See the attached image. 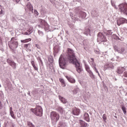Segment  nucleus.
Returning a JSON list of instances; mask_svg holds the SVG:
<instances>
[{
	"label": "nucleus",
	"instance_id": "obj_51",
	"mask_svg": "<svg viewBox=\"0 0 127 127\" xmlns=\"http://www.w3.org/2000/svg\"><path fill=\"white\" fill-rule=\"evenodd\" d=\"M114 117H115L116 119H118V117H117V114H115V115H114Z\"/></svg>",
	"mask_w": 127,
	"mask_h": 127
},
{
	"label": "nucleus",
	"instance_id": "obj_1",
	"mask_svg": "<svg viewBox=\"0 0 127 127\" xmlns=\"http://www.w3.org/2000/svg\"><path fill=\"white\" fill-rule=\"evenodd\" d=\"M67 57L71 63L74 64L76 68V70L79 74L82 72V66L80 64V63L76 58V55H75V52L72 49H68L67 50Z\"/></svg>",
	"mask_w": 127,
	"mask_h": 127
},
{
	"label": "nucleus",
	"instance_id": "obj_18",
	"mask_svg": "<svg viewBox=\"0 0 127 127\" xmlns=\"http://www.w3.org/2000/svg\"><path fill=\"white\" fill-rule=\"evenodd\" d=\"M79 124L80 125V127H87L89 126V125H88V124L86 123L84 121H83L82 120L79 121Z\"/></svg>",
	"mask_w": 127,
	"mask_h": 127
},
{
	"label": "nucleus",
	"instance_id": "obj_11",
	"mask_svg": "<svg viewBox=\"0 0 127 127\" xmlns=\"http://www.w3.org/2000/svg\"><path fill=\"white\" fill-rule=\"evenodd\" d=\"M124 23H127V20L125 18H120L117 20V24L120 26V25H122V24H124Z\"/></svg>",
	"mask_w": 127,
	"mask_h": 127
},
{
	"label": "nucleus",
	"instance_id": "obj_28",
	"mask_svg": "<svg viewBox=\"0 0 127 127\" xmlns=\"http://www.w3.org/2000/svg\"><path fill=\"white\" fill-rule=\"evenodd\" d=\"M37 59L39 64H41V65L42 66H43V62H42V60H41V58H40V57H38V58H37Z\"/></svg>",
	"mask_w": 127,
	"mask_h": 127
},
{
	"label": "nucleus",
	"instance_id": "obj_27",
	"mask_svg": "<svg viewBox=\"0 0 127 127\" xmlns=\"http://www.w3.org/2000/svg\"><path fill=\"white\" fill-rule=\"evenodd\" d=\"M48 61L49 62L51 63V65L53 64V57H52V56H50L48 57Z\"/></svg>",
	"mask_w": 127,
	"mask_h": 127
},
{
	"label": "nucleus",
	"instance_id": "obj_32",
	"mask_svg": "<svg viewBox=\"0 0 127 127\" xmlns=\"http://www.w3.org/2000/svg\"><path fill=\"white\" fill-rule=\"evenodd\" d=\"M122 110L123 111L124 115H126L127 114V108H126V107H125V106H123L122 107Z\"/></svg>",
	"mask_w": 127,
	"mask_h": 127
},
{
	"label": "nucleus",
	"instance_id": "obj_22",
	"mask_svg": "<svg viewBox=\"0 0 127 127\" xmlns=\"http://www.w3.org/2000/svg\"><path fill=\"white\" fill-rule=\"evenodd\" d=\"M65 77L68 80V81L69 82H70V83H72L74 84L76 82V80H75V79L74 78H71L68 76H66Z\"/></svg>",
	"mask_w": 127,
	"mask_h": 127
},
{
	"label": "nucleus",
	"instance_id": "obj_45",
	"mask_svg": "<svg viewBox=\"0 0 127 127\" xmlns=\"http://www.w3.org/2000/svg\"><path fill=\"white\" fill-rule=\"evenodd\" d=\"M29 45V44H25L24 45V47H25V48H27V47H28V46Z\"/></svg>",
	"mask_w": 127,
	"mask_h": 127
},
{
	"label": "nucleus",
	"instance_id": "obj_41",
	"mask_svg": "<svg viewBox=\"0 0 127 127\" xmlns=\"http://www.w3.org/2000/svg\"><path fill=\"white\" fill-rule=\"evenodd\" d=\"M71 19H72L73 21H75L76 20V19H77L76 18V17H75V16H71Z\"/></svg>",
	"mask_w": 127,
	"mask_h": 127
},
{
	"label": "nucleus",
	"instance_id": "obj_61",
	"mask_svg": "<svg viewBox=\"0 0 127 127\" xmlns=\"http://www.w3.org/2000/svg\"><path fill=\"white\" fill-rule=\"evenodd\" d=\"M90 115H92V113H90Z\"/></svg>",
	"mask_w": 127,
	"mask_h": 127
},
{
	"label": "nucleus",
	"instance_id": "obj_5",
	"mask_svg": "<svg viewBox=\"0 0 127 127\" xmlns=\"http://www.w3.org/2000/svg\"><path fill=\"white\" fill-rule=\"evenodd\" d=\"M39 27L44 29L45 31L49 29V25L47 23V22L43 19L40 20V24L38 25Z\"/></svg>",
	"mask_w": 127,
	"mask_h": 127
},
{
	"label": "nucleus",
	"instance_id": "obj_6",
	"mask_svg": "<svg viewBox=\"0 0 127 127\" xmlns=\"http://www.w3.org/2000/svg\"><path fill=\"white\" fill-rule=\"evenodd\" d=\"M50 117L52 122H54V123H57V122L59 121V119H60V116L59 114L54 111L51 113Z\"/></svg>",
	"mask_w": 127,
	"mask_h": 127
},
{
	"label": "nucleus",
	"instance_id": "obj_35",
	"mask_svg": "<svg viewBox=\"0 0 127 127\" xmlns=\"http://www.w3.org/2000/svg\"><path fill=\"white\" fill-rule=\"evenodd\" d=\"M102 118L104 122H105V123H107V116H106V114H103Z\"/></svg>",
	"mask_w": 127,
	"mask_h": 127
},
{
	"label": "nucleus",
	"instance_id": "obj_4",
	"mask_svg": "<svg viewBox=\"0 0 127 127\" xmlns=\"http://www.w3.org/2000/svg\"><path fill=\"white\" fill-rule=\"evenodd\" d=\"M59 63L61 68L64 69V68L66 67L67 63H68V61L67 60V59L61 56L59 60Z\"/></svg>",
	"mask_w": 127,
	"mask_h": 127
},
{
	"label": "nucleus",
	"instance_id": "obj_3",
	"mask_svg": "<svg viewBox=\"0 0 127 127\" xmlns=\"http://www.w3.org/2000/svg\"><path fill=\"white\" fill-rule=\"evenodd\" d=\"M9 47L12 50H14L16 49L17 47H18V42L14 39V38H12L10 41L8 43Z\"/></svg>",
	"mask_w": 127,
	"mask_h": 127
},
{
	"label": "nucleus",
	"instance_id": "obj_40",
	"mask_svg": "<svg viewBox=\"0 0 127 127\" xmlns=\"http://www.w3.org/2000/svg\"><path fill=\"white\" fill-rule=\"evenodd\" d=\"M124 77H127V71H125L123 73Z\"/></svg>",
	"mask_w": 127,
	"mask_h": 127
},
{
	"label": "nucleus",
	"instance_id": "obj_38",
	"mask_svg": "<svg viewBox=\"0 0 127 127\" xmlns=\"http://www.w3.org/2000/svg\"><path fill=\"white\" fill-rule=\"evenodd\" d=\"M92 69H93L94 71L96 72V73H99V71H98V69H97L96 66L94 67H92Z\"/></svg>",
	"mask_w": 127,
	"mask_h": 127
},
{
	"label": "nucleus",
	"instance_id": "obj_13",
	"mask_svg": "<svg viewBox=\"0 0 127 127\" xmlns=\"http://www.w3.org/2000/svg\"><path fill=\"white\" fill-rule=\"evenodd\" d=\"M33 32V28L32 27H30L29 29L26 32H22V34L24 35H30Z\"/></svg>",
	"mask_w": 127,
	"mask_h": 127
},
{
	"label": "nucleus",
	"instance_id": "obj_14",
	"mask_svg": "<svg viewBox=\"0 0 127 127\" xmlns=\"http://www.w3.org/2000/svg\"><path fill=\"white\" fill-rule=\"evenodd\" d=\"M105 68L107 70H110L111 69H114L115 66H114V64H113V63H111L106 64L105 65Z\"/></svg>",
	"mask_w": 127,
	"mask_h": 127
},
{
	"label": "nucleus",
	"instance_id": "obj_29",
	"mask_svg": "<svg viewBox=\"0 0 127 127\" xmlns=\"http://www.w3.org/2000/svg\"><path fill=\"white\" fill-rule=\"evenodd\" d=\"M90 65H91L92 68L97 67V64H96L95 62H90Z\"/></svg>",
	"mask_w": 127,
	"mask_h": 127
},
{
	"label": "nucleus",
	"instance_id": "obj_44",
	"mask_svg": "<svg viewBox=\"0 0 127 127\" xmlns=\"http://www.w3.org/2000/svg\"><path fill=\"white\" fill-rule=\"evenodd\" d=\"M111 4L112 6H114V7H116V5L115 4V2L111 1Z\"/></svg>",
	"mask_w": 127,
	"mask_h": 127
},
{
	"label": "nucleus",
	"instance_id": "obj_49",
	"mask_svg": "<svg viewBox=\"0 0 127 127\" xmlns=\"http://www.w3.org/2000/svg\"><path fill=\"white\" fill-rule=\"evenodd\" d=\"M35 46H36V47H37V48H38V49H39V48H40V46H39L38 44H36Z\"/></svg>",
	"mask_w": 127,
	"mask_h": 127
},
{
	"label": "nucleus",
	"instance_id": "obj_39",
	"mask_svg": "<svg viewBox=\"0 0 127 127\" xmlns=\"http://www.w3.org/2000/svg\"><path fill=\"white\" fill-rule=\"evenodd\" d=\"M51 36H50V35H49L48 36H47V38H49V39H51V38H53V35L51 34Z\"/></svg>",
	"mask_w": 127,
	"mask_h": 127
},
{
	"label": "nucleus",
	"instance_id": "obj_48",
	"mask_svg": "<svg viewBox=\"0 0 127 127\" xmlns=\"http://www.w3.org/2000/svg\"><path fill=\"white\" fill-rule=\"evenodd\" d=\"M11 116L12 118V119H15V116H14V114H12Z\"/></svg>",
	"mask_w": 127,
	"mask_h": 127
},
{
	"label": "nucleus",
	"instance_id": "obj_20",
	"mask_svg": "<svg viewBox=\"0 0 127 127\" xmlns=\"http://www.w3.org/2000/svg\"><path fill=\"white\" fill-rule=\"evenodd\" d=\"M59 98L60 101H61L62 103H63V104H67V103H68L67 99H65V98H64L61 96H59Z\"/></svg>",
	"mask_w": 127,
	"mask_h": 127
},
{
	"label": "nucleus",
	"instance_id": "obj_58",
	"mask_svg": "<svg viewBox=\"0 0 127 127\" xmlns=\"http://www.w3.org/2000/svg\"><path fill=\"white\" fill-rule=\"evenodd\" d=\"M0 108H1V103H0Z\"/></svg>",
	"mask_w": 127,
	"mask_h": 127
},
{
	"label": "nucleus",
	"instance_id": "obj_60",
	"mask_svg": "<svg viewBox=\"0 0 127 127\" xmlns=\"http://www.w3.org/2000/svg\"><path fill=\"white\" fill-rule=\"evenodd\" d=\"M0 87H1V85H0Z\"/></svg>",
	"mask_w": 127,
	"mask_h": 127
},
{
	"label": "nucleus",
	"instance_id": "obj_57",
	"mask_svg": "<svg viewBox=\"0 0 127 127\" xmlns=\"http://www.w3.org/2000/svg\"><path fill=\"white\" fill-rule=\"evenodd\" d=\"M27 94H28V95H29V96H31V95H30V92L29 91Z\"/></svg>",
	"mask_w": 127,
	"mask_h": 127
},
{
	"label": "nucleus",
	"instance_id": "obj_9",
	"mask_svg": "<svg viewBox=\"0 0 127 127\" xmlns=\"http://www.w3.org/2000/svg\"><path fill=\"white\" fill-rule=\"evenodd\" d=\"M120 8L121 11L127 15V4L123 3L120 5Z\"/></svg>",
	"mask_w": 127,
	"mask_h": 127
},
{
	"label": "nucleus",
	"instance_id": "obj_21",
	"mask_svg": "<svg viewBox=\"0 0 127 127\" xmlns=\"http://www.w3.org/2000/svg\"><path fill=\"white\" fill-rule=\"evenodd\" d=\"M59 126V127H67V123L63 121H60Z\"/></svg>",
	"mask_w": 127,
	"mask_h": 127
},
{
	"label": "nucleus",
	"instance_id": "obj_36",
	"mask_svg": "<svg viewBox=\"0 0 127 127\" xmlns=\"http://www.w3.org/2000/svg\"><path fill=\"white\" fill-rule=\"evenodd\" d=\"M27 124V126H28L29 127H34V125H33V124L31 122H28Z\"/></svg>",
	"mask_w": 127,
	"mask_h": 127
},
{
	"label": "nucleus",
	"instance_id": "obj_59",
	"mask_svg": "<svg viewBox=\"0 0 127 127\" xmlns=\"http://www.w3.org/2000/svg\"><path fill=\"white\" fill-rule=\"evenodd\" d=\"M126 96H127V93H126Z\"/></svg>",
	"mask_w": 127,
	"mask_h": 127
},
{
	"label": "nucleus",
	"instance_id": "obj_55",
	"mask_svg": "<svg viewBox=\"0 0 127 127\" xmlns=\"http://www.w3.org/2000/svg\"><path fill=\"white\" fill-rule=\"evenodd\" d=\"M97 74H98L99 77H100V78H101V75H100V73H99V72H98V73H97Z\"/></svg>",
	"mask_w": 127,
	"mask_h": 127
},
{
	"label": "nucleus",
	"instance_id": "obj_53",
	"mask_svg": "<svg viewBox=\"0 0 127 127\" xmlns=\"http://www.w3.org/2000/svg\"><path fill=\"white\" fill-rule=\"evenodd\" d=\"M2 95V92L0 91V96Z\"/></svg>",
	"mask_w": 127,
	"mask_h": 127
},
{
	"label": "nucleus",
	"instance_id": "obj_17",
	"mask_svg": "<svg viewBox=\"0 0 127 127\" xmlns=\"http://www.w3.org/2000/svg\"><path fill=\"white\" fill-rule=\"evenodd\" d=\"M31 63L35 71H37V72H38V65H36L35 63L33 61H31Z\"/></svg>",
	"mask_w": 127,
	"mask_h": 127
},
{
	"label": "nucleus",
	"instance_id": "obj_42",
	"mask_svg": "<svg viewBox=\"0 0 127 127\" xmlns=\"http://www.w3.org/2000/svg\"><path fill=\"white\" fill-rule=\"evenodd\" d=\"M94 52H95V53H96V54H98V55L101 54V53H100L99 51H97V50H94Z\"/></svg>",
	"mask_w": 127,
	"mask_h": 127
},
{
	"label": "nucleus",
	"instance_id": "obj_30",
	"mask_svg": "<svg viewBox=\"0 0 127 127\" xmlns=\"http://www.w3.org/2000/svg\"><path fill=\"white\" fill-rule=\"evenodd\" d=\"M57 111H58V112H59V113H60L61 114H63L64 110L63 108L58 107L57 109Z\"/></svg>",
	"mask_w": 127,
	"mask_h": 127
},
{
	"label": "nucleus",
	"instance_id": "obj_56",
	"mask_svg": "<svg viewBox=\"0 0 127 127\" xmlns=\"http://www.w3.org/2000/svg\"><path fill=\"white\" fill-rule=\"evenodd\" d=\"M10 112H12V108L11 107L10 109Z\"/></svg>",
	"mask_w": 127,
	"mask_h": 127
},
{
	"label": "nucleus",
	"instance_id": "obj_34",
	"mask_svg": "<svg viewBox=\"0 0 127 127\" xmlns=\"http://www.w3.org/2000/svg\"><path fill=\"white\" fill-rule=\"evenodd\" d=\"M79 91H80V89L78 88H76L74 89L72 92L74 94H76L77 93H78V92H79Z\"/></svg>",
	"mask_w": 127,
	"mask_h": 127
},
{
	"label": "nucleus",
	"instance_id": "obj_46",
	"mask_svg": "<svg viewBox=\"0 0 127 127\" xmlns=\"http://www.w3.org/2000/svg\"><path fill=\"white\" fill-rule=\"evenodd\" d=\"M115 39H116V40H120V38H119L118 37V36H115Z\"/></svg>",
	"mask_w": 127,
	"mask_h": 127
},
{
	"label": "nucleus",
	"instance_id": "obj_43",
	"mask_svg": "<svg viewBox=\"0 0 127 127\" xmlns=\"http://www.w3.org/2000/svg\"><path fill=\"white\" fill-rule=\"evenodd\" d=\"M34 12L35 14H36V15H38V12L36 10H34Z\"/></svg>",
	"mask_w": 127,
	"mask_h": 127
},
{
	"label": "nucleus",
	"instance_id": "obj_25",
	"mask_svg": "<svg viewBox=\"0 0 127 127\" xmlns=\"http://www.w3.org/2000/svg\"><path fill=\"white\" fill-rule=\"evenodd\" d=\"M59 81L61 82L62 87H66L65 81L63 79V78H60Z\"/></svg>",
	"mask_w": 127,
	"mask_h": 127
},
{
	"label": "nucleus",
	"instance_id": "obj_10",
	"mask_svg": "<svg viewBox=\"0 0 127 127\" xmlns=\"http://www.w3.org/2000/svg\"><path fill=\"white\" fill-rule=\"evenodd\" d=\"M25 10L27 12L29 11H32V12H33V7L30 2L27 3L26 6L25 7Z\"/></svg>",
	"mask_w": 127,
	"mask_h": 127
},
{
	"label": "nucleus",
	"instance_id": "obj_50",
	"mask_svg": "<svg viewBox=\"0 0 127 127\" xmlns=\"http://www.w3.org/2000/svg\"><path fill=\"white\" fill-rule=\"evenodd\" d=\"M91 61L90 62H95V59L94 58H91L90 59Z\"/></svg>",
	"mask_w": 127,
	"mask_h": 127
},
{
	"label": "nucleus",
	"instance_id": "obj_26",
	"mask_svg": "<svg viewBox=\"0 0 127 127\" xmlns=\"http://www.w3.org/2000/svg\"><path fill=\"white\" fill-rule=\"evenodd\" d=\"M90 29L86 28L85 29V32H84V34L87 36L88 34H90Z\"/></svg>",
	"mask_w": 127,
	"mask_h": 127
},
{
	"label": "nucleus",
	"instance_id": "obj_54",
	"mask_svg": "<svg viewBox=\"0 0 127 127\" xmlns=\"http://www.w3.org/2000/svg\"><path fill=\"white\" fill-rule=\"evenodd\" d=\"M15 1H16V2H19V1H20V0H15Z\"/></svg>",
	"mask_w": 127,
	"mask_h": 127
},
{
	"label": "nucleus",
	"instance_id": "obj_24",
	"mask_svg": "<svg viewBox=\"0 0 127 127\" xmlns=\"http://www.w3.org/2000/svg\"><path fill=\"white\" fill-rule=\"evenodd\" d=\"M89 73V76L91 78V79H95V75H94V73H93V71L92 70H90V71H88V72Z\"/></svg>",
	"mask_w": 127,
	"mask_h": 127
},
{
	"label": "nucleus",
	"instance_id": "obj_7",
	"mask_svg": "<svg viewBox=\"0 0 127 127\" xmlns=\"http://www.w3.org/2000/svg\"><path fill=\"white\" fill-rule=\"evenodd\" d=\"M114 49L116 52H118L120 54H123V53H125L126 52V48L122 47L121 49L120 48V45H114L113 46Z\"/></svg>",
	"mask_w": 127,
	"mask_h": 127
},
{
	"label": "nucleus",
	"instance_id": "obj_8",
	"mask_svg": "<svg viewBox=\"0 0 127 127\" xmlns=\"http://www.w3.org/2000/svg\"><path fill=\"white\" fill-rule=\"evenodd\" d=\"M97 41L98 42H106L107 38L102 33H99L98 34Z\"/></svg>",
	"mask_w": 127,
	"mask_h": 127
},
{
	"label": "nucleus",
	"instance_id": "obj_19",
	"mask_svg": "<svg viewBox=\"0 0 127 127\" xmlns=\"http://www.w3.org/2000/svg\"><path fill=\"white\" fill-rule=\"evenodd\" d=\"M83 118L85 120V121H86V122H90V116H89V114L87 113H85L83 115Z\"/></svg>",
	"mask_w": 127,
	"mask_h": 127
},
{
	"label": "nucleus",
	"instance_id": "obj_16",
	"mask_svg": "<svg viewBox=\"0 0 127 127\" xmlns=\"http://www.w3.org/2000/svg\"><path fill=\"white\" fill-rule=\"evenodd\" d=\"M125 71V68L123 67H118L117 69V73L118 74H123L124 73V71Z\"/></svg>",
	"mask_w": 127,
	"mask_h": 127
},
{
	"label": "nucleus",
	"instance_id": "obj_2",
	"mask_svg": "<svg viewBox=\"0 0 127 127\" xmlns=\"http://www.w3.org/2000/svg\"><path fill=\"white\" fill-rule=\"evenodd\" d=\"M31 111L38 117H42L43 110L41 106H37L35 108L31 109Z\"/></svg>",
	"mask_w": 127,
	"mask_h": 127
},
{
	"label": "nucleus",
	"instance_id": "obj_31",
	"mask_svg": "<svg viewBox=\"0 0 127 127\" xmlns=\"http://www.w3.org/2000/svg\"><path fill=\"white\" fill-rule=\"evenodd\" d=\"M38 33L39 36H40L41 37H43V36H44V33H43V32H42V31H40L39 30L38 31Z\"/></svg>",
	"mask_w": 127,
	"mask_h": 127
},
{
	"label": "nucleus",
	"instance_id": "obj_37",
	"mask_svg": "<svg viewBox=\"0 0 127 127\" xmlns=\"http://www.w3.org/2000/svg\"><path fill=\"white\" fill-rule=\"evenodd\" d=\"M107 34L108 35H112V34H113V32H112V30H108L107 31Z\"/></svg>",
	"mask_w": 127,
	"mask_h": 127
},
{
	"label": "nucleus",
	"instance_id": "obj_12",
	"mask_svg": "<svg viewBox=\"0 0 127 127\" xmlns=\"http://www.w3.org/2000/svg\"><path fill=\"white\" fill-rule=\"evenodd\" d=\"M7 63H8L10 66H11L13 68V69L16 68V64L13 62V61H12L11 60L8 59L7 60Z\"/></svg>",
	"mask_w": 127,
	"mask_h": 127
},
{
	"label": "nucleus",
	"instance_id": "obj_15",
	"mask_svg": "<svg viewBox=\"0 0 127 127\" xmlns=\"http://www.w3.org/2000/svg\"><path fill=\"white\" fill-rule=\"evenodd\" d=\"M72 114L74 116H79L80 115V109L78 108H74L72 110Z\"/></svg>",
	"mask_w": 127,
	"mask_h": 127
},
{
	"label": "nucleus",
	"instance_id": "obj_23",
	"mask_svg": "<svg viewBox=\"0 0 127 127\" xmlns=\"http://www.w3.org/2000/svg\"><path fill=\"white\" fill-rule=\"evenodd\" d=\"M84 66L85 70L86 71H87V72H89L90 71H91V69L90 68V66H89V65H88V64H87V63L84 62Z\"/></svg>",
	"mask_w": 127,
	"mask_h": 127
},
{
	"label": "nucleus",
	"instance_id": "obj_47",
	"mask_svg": "<svg viewBox=\"0 0 127 127\" xmlns=\"http://www.w3.org/2000/svg\"><path fill=\"white\" fill-rule=\"evenodd\" d=\"M123 82H124V83H127V79L126 78H124Z\"/></svg>",
	"mask_w": 127,
	"mask_h": 127
},
{
	"label": "nucleus",
	"instance_id": "obj_52",
	"mask_svg": "<svg viewBox=\"0 0 127 127\" xmlns=\"http://www.w3.org/2000/svg\"><path fill=\"white\" fill-rule=\"evenodd\" d=\"M10 114L11 116L12 115H14V114H13V111H10Z\"/></svg>",
	"mask_w": 127,
	"mask_h": 127
},
{
	"label": "nucleus",
	"instance_id": "obj_33",
	"mask_svg": "<svg viewBox=\"0 0 127 127\" xmlns=\"http://www.w3.org/2000/svg\"><path fill=\"white\" fill-rule=\"evenodd\" d=\"M31 40V39H26L25 40H21V42L22 43H26V42H29V41H30Z\"/></svg>",
	"mask_w": 127,
	"mask_h": 127
}]
</instances>
